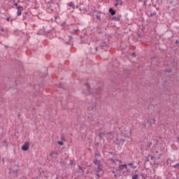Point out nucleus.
I'll use <instances>...</instances> for the list:
<instances>
[{
    "mask_svg": "<svg viewBox=\"0 0 179 179\" xmlns=\"http://www.w3.org/2000/svg\"><path fill=\"white\" fill-rule=\"evenodd\" d=\"M101 157V155L100 154V152L96 151L94 153V159L93 163L95 164V166H97L96 173L103 171V165H101V159H100Z\"/></svg>",
    "mask_w": 179,
    "mask_h": 179,
    "instance_id": "obj_1",
    "label": "nucleus"
},
{
    "mask_svg": "<svg viewBox=\"0 0 179 179\" xmlns=\"http://www.w3.org/2000/svg\"><path fill=\"white\" fill-rule=\"evenodd\" d=\"M99 48L103 51H108L110 50V38L108 36H105L103 37L99 44Z\"/></svg>",
    "mask_w": 179,
    "mask_h": 179,
    "instance_id": "obj_2",
    "label": "nucleus"
},
{
    "mask_svg": "<svg viewBox=\"0 0 179 179\" xmlns=\"http://www.w3.org/2000/svg\"><path fill=\"white\" fill-rule=\"evenodd\" d=\"M47 12L48 13H52V12H57V8H59L58 3H55L52 0H50L47 3Z\"/></svg>",
    "mask_w": 179,
    "mask_h": 179,
    "instance_id": "obj_3",
    "label": "nucleus"
},
{
    "mask_svg": "<svg viewBox=\"0 0 179 179\" xmlns=\"http://www.w3.org/2000/svg\"><path fill=\"white\" fill-rule=\"evenodd\" d=\"M10 173H13V174H17L19 171H20V169H19V165L15 164L13 168L10 169Z\"/></svg>",
    "mask_w": 179,
    "mask_h": 179,
    "instance_id": "obj_4",
    "label": "nucleus"
},
{
    "mask_svg": "<svg viewBox=\"0 0 179 179\" xmlns=\"http://www.w3.org/2000/svg\"><path fill=\"white\" fill-rule=\"evenodd\" d=\"M99 50V48L96 46H92L89 48V52L90 54H96L97 52V50Z\"/></svg>",
    "mask_w": 179,
    "mask_h": 179,
    "instance_id": "obj_5",
    "label": "nucleus"
},
{
    "mask_svg": "<svg viewBox=\"0 0 179 179\" xmlns=\"http://www.w3.org/2000/svg\"><path fill=\"white\" fill-rule=\"evenodd\" d=\"M29 148V142H25V143L22 146V150H23V152H27Z\"/></svg>",
    "mask_w": 179,
    "mask_h": 179,
    "instance_id": "obj_6",
    "label": "nucleus"
},
{
    "mask_svg": "<svg viewBox=\"0 0 179 179\" xmlns=\"http://www.w3.org/2000/svg\"><path fill=\"white\" fill-rule=\"evenodd\" d=\"M17 16H22V12H23V10H24V8H23V6L17 7Z\"/></svg>",
    "mask_w": 179,
    "mask_h": 179,
    "instance_id": "obj_7",
    "label": "nucleus"
},
{
    "mask_svg": "<svg viewBox=\"0 0 179 179\" xmlns=\"http://www.w3.org/2000/svg\"><path fill=\"white\" fill-rule=\"evenodd\" d=\"M108 12L111 15V16H114L115 13H117V11H115V10H114L113 8H110Z\"/></svg>",
    "mask_w": 179,
    "mask_h": 179,
    "instance_id": "obj_8",
    "label": "nucleus"
},
{
    "mask_svg": "<svg viewBox=\"0 0 179 179\" xmlns=\"http://www.w3.org/2000/svg\"><path fill=\"white\" fill-rule=\"evenodd\" d=\"M94 108H96V103H94L92 106H88L87 107V110L88 111H93L94 110Z\"/></svg>",
    "mask_w": 179,
    "mask_h": 179,
    "instance_id": "obj_9",
    "label": "nucleus"
},
{
    "mask_svg": "<svg viewBox=\"0 0 179 179\" xmlns=\"http://www.w3.org/2000/svg\"><path fill=\"white\" fill-rule=\"evenodd\" d=\"M169 3L171 6H176V5H178L177 0H172Z\"/></svg>",
    "mask_w": 179,
    "mask_h": 179,
    "instance_id": "obj_10",
    "label": "nucleus"
},
{
    "mask_svg": "<svg viewBox=\"0 0 179 179\" xmlns=\"http://www.w3.org/2000/svg\"><path fill=\"white\" fill-rule=\"evenodd\" d=\"M112 20H114V22H120V20H121V15H118L117 17H113Z\"/></svg>",
    "mask_w": 179,
    "mask_h": 179,
    "instance_id": "obj_11",
    "label": "nucleus"
},
{
    "mask_svg": "<svg viewBox=\"0 0 179 179\" xmlns=\"http://www.w3.org/2000/svg\"><path fill=\"white\" fill-rule=\"evenodd\" d=\"M124 169H127V164H123V165H120L119 166V171H122V170H124Z\"/></svg>",
    "mask_w": 179,
    "mask_h": 179,
    "instance_id": "obj_12",
    "label": "nucleus"
},
{
    "mask_svg": "<svg viewBox=\"0 0 179 179\" xmlns=\"http://www.w3.org/2000/svg\"><path fill=\"white\" fill-rule=\"evenodd\" d=\"M101 93V88H99L98 90H96L94 92V94H95V96H99L100 95Z\"/></svg>",
    "mask_w": 179,
    "mask_h": 179,
    "instance_id": "obj_13",
    "label": "nucleus"
},
{
    "mask_svg": "<svg viewBox=\"0 0 179 179\" xmlns=\"http://www.w3.org/2000/svg\"><path fill=\"white\" fill-rule=\"evenodd\" d=\"M8 30L1 28V32H0V36H5V33H7Z\"/></svg>",
    "mask_w": 179,
    "mask_h": 179,
    "instance_id": "obj_14",
    "label": "nucleus"
},
{
    "mask_svg": "<svg viewBox=\"0 0 179 179\" xmlns=\"http://www.w3.org/2000/svg\"><path fill=\"white\" fill-rule=\"evenodd\" d=\"M116 3L115 4V6H118V5H122V0H115Z\"/></svg>",
    "mask_w": 179,
    "mask_h": 179,
    "instance_id": "obj_15",
    "label": "nucleus"
},
{
    "mask_svg": "<svg viewBox=\"0 0 179 179\" xmlns=\"http://www.w3.org/2000/svg\"><path fill=\"white\" fill-rule=\"evenodd\" d=\"M85 85L86 86V87H87V92H88V93H91L90 92V84H89V83H85Z\"/></svg>",
    "mask_w": 179,
    "mask_h": 179,
    "instance_id": "obj_16",
    "label": "nucleus"
},
{
    "mask_svg": "<svg viewBox=\"0 0 179 179\" xmlns=\"http://www.w3.org/2000/svg\"><path fill=\"white\" fill-rule=\"evenodd\" d=\"M68 6H70V8H72V9H75V4H73V2H70L68 3Z\"/></svg>",
    "mask_w": 179,
    "mask_h": 179,
    "instance_id": "obj_17",
    "label": "nucleus"
},
{
    "mask_svg": "<svg viewBox=\"0 0 179 179\" xmlns=\"http://www.w3.org/2000/svg\"><path fill=\"white\" fill-rule=\"evenodd\" d=\"M106 135V133L101 132L98 134L99 139H103V136Z\"/></svg>",
    "mask_w": 179,
    "mask_h": 179,
    "instance_id": "obj_18",
    "label": "nucleus"
},
{
    "mask_svg": "<svg viewBox=\"0 0 179 179\" xmlns=\"http://www.w3.org/2000/svg\"><path fill=\"white\" fill-rule=\"evenodd\" d=\"M156 15H157V13L156 12H153V13H150V15H148V17H153V16H156Z\"/></svg>",
    "mask_w": 179,
    "mask_h": 179,
    "instance_id": "obj_19",
    "label": "nucleus"
},
{
    "mask_svg": "<svg viewBox=\"0 0 179 179\" xmlns=\"http://www.w3.org/2000/svg\"><path fill=\"white\" fill-rule=\"evenodd\" d=\"M37 87H39V92H43V87L40 85H35V89H37Z\"/></svg>",
    "mask_w": 179,
    "mask_h": 179,
    "instance_id": "obj_20",
    "label": "nucleus"
},
{
    "mask_svg": "<svg viewBox=\"0 0 179 179\" xmlns=\"http://www.w3.org/2000/svg\"><path fill=\"white\" fill-rule=\"evenodd\" d=\"M139 178V175L138 174H134L133 176H132V179H138Z\"/></svg>",
    "mask_w": 179,
    "mask_h": 179,
    "instance_id": "obj_21",
    "label": "nucleus"
},
{
    "mask_svg": "<svg viewBox=\"0 0 179 179\" xmlns=\"http://www.w3.org/2000/svg\"><path fill=\"white\" fill-rule=\"evenodd\" d=\"M152 145V142H148L147 143V148H151Z\"/></svg>",
    "mask_w": 179,
    "mask_h": 179,
    "instance_id": "obj_22",
    "label": "nucleus"
},
{
    "mask_svg": "<svg viewBox=\"0 0 179 179\" xmlns=\"http://www.w3.org/2000/svg\"><path fill=\"white\" fill-rule=\"evenodd\" d=\"M57 144L60 146H64V142L63 141H57Z\"/></svg>",
    "mask_w": 179,
    "mask_h": 179,
    "instance_id": "obj_23",
    "label": "nucleus"
},
{
    "mask_svg": "<svg viewBox=\"0 0 179 179\" xmlns=\"http://www.w3.org/2000/svg\"><path fill=\"white\" fill-rule=\"evenodd\" d=\"M79 170H80L81 173H85V171L83 170V168L80 166H78Z\"/></svg>",
    "mask_w": 179,
    "mask_h": 179,
    "instance_id": "obj_24",
    "label": "nucleus"
},
{
    "mask_svg": "<svg viewBox=\"0 0 179 179\" xmlns=\"http://www.w3.org/2000/svg\"><path fill=\"white\" fill-rule=\"evenodd\" d=\"M70 166H75V162L72 159L70 160Z\"/></svg>",
    "mask_w": 179,
    "mask_h": 179,
    "instance_id": "obj_25",
    "label": "nucleus"
},
{
    "mask_svg": "<svg viewBox=\"0 0 179 179\" xmlns=\"http://www.w3.org/2000/svg\"><path fill=\"white\" fill-rule=\"evenodd\" d=\"M3 143H5L6 149H8V141L5 140L3 141Z\"/></svg>",
    "mask_w": 179,
    "mask_h": 179,
    "instance_id": "obj_26",
    "label": "nucleus"
},
{
    "mask_svg": "<svg viewBox=\"0 0 179 179\" xmlns=\"http://www.w3.org/2000/svg\"><path fill=\"white\" fill-rule=\"evenodd\" d=\"M79 31V29H74L73 31L72 32V34H76Z\"/></svg>",
    "mask_w": 179,
    "mask_h": 179,
    "instance_id": "obj_27",
    "label": "nucleus"
},
{
    "mask_svg": "<svg viewBox=\"0 0 179 179\" xmlns=\"http://www.w3.org/2000/svg\"><path fill=\"white\" fill-rule=\"evenodd\" d=\"M178 166H179V163H178V164L173 165V169H178Z\"/></svg>",
    "mask_w": 179,
    "mask_h": 179,
    "instance_id": "obj_28",
    "label": "nucleus"
},
{
    "mask_svg": "<svg viewBox=\"0 0 179 179\" xmlns=\"http://www.w3.org/2000/svg\"><path fill=\"white\" fill-rule=\"evenodd\" d=\"M107 135H109L110 136H113L114 135V133H113L112 131L108 132Z\"/></svg>",
    "mask_w": 179,
    "mask_h": 179,
    "instance_id": "obj_29",
    "label": "nucleus"
},
{
    "mask_svg": "<svg viewBox=\"0 0 179 179\" xmlns=\"http://www.w3.org/2000/svg\"><path fill=\"white\" fill-rule=\"evenodd\" d=\"M131 57H132L133 58H135V57H136V53L135 52H133L131 53Z\"/></svg>",
    "mask_w": 179,
    "mask_h": 179,
    "instance_id": "obj_30",
    "label": "nucleus"
},
{
    "mask_svg": "<svg viewBox=\"0 0 179 179\" xmlns=\"http://www.w3.org/2000/svg\"><path fill=\"white\" fill-rule=\"evenodd\" d=\"M141 177H142V178H146L148 177V176L145 175V173H142Z\"/></svg>",
    "mask_w": 179,
    "mask_h": 179,
    "instance_id": "obj_31",
    "label": "nucleus"
},
{
    "mask_svg": "<svg viewBox=\"0 0 179 179\" xmlns=\"http://www.w3.org/2000/svg\"><path fill=\"white\" fill-rule=\"evenodd\" d=\"M165 72H167L168 73H171L173 71L171 69H169V70H166Z\"/></svg>",
    "mask_w": 179,
    "mask_h": 179,
    "instance_id": "obj_32",
    "label": "nucleus"
},
{
    "mask_svg": "<svg viewBox=\"0 0 179 179\" xmlns=\"http://www.w3.org/2000/svg\"><path fill=\"white\" fill-rule=\"evenodd\" d=\"M14 6H16L17 9V8H19V7H22V6H19V5L17 4V3H14Z\"/></svg>",
    "mask_w": 179,
    "mask_h": 179,
    "instance_id": "obj_33",
    "label": "nucleus"
},
{
    "mask_svg": "<svg viewBox=\"0 0 179 179\" xmlns=\"http://www.w3.org/2000/svg\"><path fill=\"white\" fill-rule=\"evenodd\" d=\"M154 166H155V169H157V167H159V163H154Z\"/></svg>",
    "mask_w": 179,
    "mask_h": 179,
    "instance_id": "obj_34",
    "label": "nucleus"
},
{
    "mask_svg": "<svg viewBox=\"0 0 179 179\" xmlns=\"http://www.w3.org/2000/svg\"><path fill=\"white\" fill-rule=\"evenodd\" d=\"M151 121H152L153 124H156V118L151 119Z\"/></svg>",
    "mask_w": 179,
    "mask_h": 179,
    "instance_id": "obj_35",
    "label": "nucleus"
},
{
    "mask_svg": "<svg viewBox=\"0 0 179 179\" xmlns=\"http://www.w3.org/2000/svg\"><path fill=\"white\" fill-rule=\"evenodd\" d=\"M137 36L138 37V38H142V34H138Z\"/></svg>",
    "mask_w": 179,
    "mask_h": 179,
    "instance_id": "obj_36",
    "label": "nucleus"
},
{
    "mask_svg": "<svg viewBox=\"0 0 179 179\" xmlns=\"http://www.w3.org/2000/svg\"><path fill=\"white\" fill-rule=\"evenodd\" d=\"M109 160L110 162H113V163H115V160L113 158L110 159Z\"/></svg>",
    "mask_w": 179,
    "mask_h": 179,
    "instance_id": "obj_37",
    "label": "nucleus"
},
{
    "mask_svg": "<svg viewBox=\"0 0 179 179\" xmlns=\"http://www.w3.org/2000/svg\"><path fill=\"white\" fill-rule=\"evenodd\" d=\"M59 163H60V164H62L63 166H64V164H65V162H64V161H62Z\"/></svg>",
    "mask_w": 179,
    "mask_h": 179,
    "instance_id": "obj_38",
    "label": "nucleus"
},
{
    "mask_svg": "<svg viewBox=\"0 0 179 179\" xmlns=\"http://www.w3.org/2000/svg\"><path fill=\"white\" fill-rule=\"evenodd\" d=\"M128 166H134V162H130L128 164Z\"/></svg>",
    "mask_w": 179,
    "mask_h": 179,
    "instance_id": "obj_39",
    "label": "nucleus"
},
{
    "mask_svg": "<svg viewBox=\"0 0 179 179\" xmlns=\"http://www.w3.org/2000/svg\"><path fill=\"white\" fill-rule=\"evenodd\" d=\"M53 153H55V155L56 156H58V151H55V152H53Z\"/></svg>",
    "mask_w": 179,
    "mask_h": 179,
    "instance_id": "obj_40",
    "label": "nucleus"
},
{
    "mask_svg": "<svg viewBox=\"0 0 179 179\" xmlns=\"http://www.w3.org/2000/svg\"><path fill=\"white\" fill-rule=\"evenodd\" d=\"M101 16L100 15H96V19H98L99 20H100Z\"/></svg>",
    "mask_w": 179,
    "mask_h": 179,
    "instance_id": "obj_41",
    "label": "nucleus"
},
{
    "mask_svg": "<svg viewBox=\"0 0 179 179\" xmlns=\"http://www.w3.org/2000/svg\"><path fill=\"white\" fill-rule=\"evenodd\" d=\"M17 117H18V118H20V117H22V115H20V113H19L17 114Z\"/></svg>",
    "mask_w": 179,
    "mask_h": 179,
    "instance_id": "obj_42",
    "label": "nucleus"
},
{
    "mask_svg": "<svg viewBox=\"0 0 179 179\" xmlns=\"http://www.w3.org/2000/svg\"><path fill=\"white\" fill-rule=\"evenodd\" d=\"M179 43V41H178V40H176V41H175V44H178Z\"/></svg>",
    "mask_w": 179,
    "mask_h": 179,
    "instance_id": "obj_43",
    "label": "nucleus"
},
{
    "mask_svg": "<svg viewBox=\"0 0 179 179\" xmlns=\"http://www.w3.org/2000/svg\"><path fill=\"white\" fill-rule=\"evenodd\" d=\"M66 44H67V45H71V42H66Z\"/></svg>",
    "mask_w": 179,
    "mask_h": 179,
    "instance_id": "obj_44",
    "label": "nucleus"
},
{
    "mask_svg": "<svg viewBox=\"0 0 179 179\" xmlns=\"http://www.w3.org/2000/svg\"><path fill=\"white\" fill-rule=\"evenodd\" d=\"M6 20H7V22H9V20H10V17H8L6 18Z\"/></svg>",
    "mask_w": 179,
    "mask_h": 179,
    "instance_id": "obj_45",
    "label": "nucleus"
},
{
    "mask_svg": "<svg viewBox=\"0 0 179 179\" xmlns=\"http://www.w3.org/2000/svg\"><path fill=\"white\" fill-rule=\"evenodd\" d=\"M61 139L62 141H65V138L64 136H62Z\"/></svg>",
    "mask_w": 179,
    "mask_h": 179,
    "instance_id": "obj_46",
    "label": "nucleus"
},
{
    "mask_svg": "<svg viewBox=\"0 0 179 179\" xmlns=\"http://www.w3.org/2000/svg\"><path fill=\"white\" fill-rule=\"evenodd\" d=\"M26 19V15H24V14H23V20H24Z\"/></svg>",
    "mask_w": 179,
    "mask_h": 179,
    "instance_id": "obj_47",
    "label": "nucleus"
},
{
    "mask_svg": "<svg viewBox=\"0 0 179 179\" xmlns=\"http://www.w3.org/2000/svg\"><path fill=\"white\" fill-rule=\"evenodd\" d=\"M52 155H54V152H51L50 156H52Z\"/></svg>",
    "mask_w": 179,
    "mask_h": 179,
    "instance_id": "obj_48",
    "label": "nucleus"
},
{
    "mask_svg": "<svg viewBox=\"0 0 179 179\" xmlns=\"http://www.w3.org/2000/svg\"><path fill=\"white\" fill-rule=\"evenodd\" d=\"M150 159H151V160H153V159H155V157L151 156V157H150Z\"/></svg>",
    "mask_w": 179,
    "mask_h": 179,
    "instance_id": "obj_49",
    "label": "nucleus"
},
{
    "mask_svg": "<svg viewBox=\"0 0 179 179\" xmlns=\"http://www.w3.org/2000/svg\"><path fill=\"white\" fill-rule=\"evenodd\" d=\"M46 33H51V30H48V31H45Z\"/></svg>",
    "mask_w": 179,
    "mask_h": 179,
    "instance_id": "obj_50",
    "label": "nucleus"
},
{
    "mask_svg": "<svg viewBox=\"0 0 179 179\" xmlns=\"http://www.w3.org/2000/svg\"><path fill=\"white\" fill-rule=\"evenodd\" d=\"M24 15L26 16L27 15H29V13L25 12V13H24Z\"/></svg>",
    "mask_w": 179,
    "mask_h": 179,
    "instance_id": "obj_51",
    "label": "nucleus"
},
{
    "mask_svg": "<svg viewBox=\"0 0 179 179\" xmlns=\"http://www.w3.org/2000/svg\"><path fill=\"white\" fill-rule=\"evenodd\" d=\"M69 40H72V36H69Z\"/></svg>",
    "mask_w": 179,
    "mask_h": 179,
    "instance_id": "obj_52",
    "label": "nucleus"
},
{
    "mask_svg": "<svg viewBox=\"0 0 179 179\" xmlns=\"http://www.w3.org/2000/svg\"><path fill=\"white\" fill-rule=\"evenodd\" d=\"M96 31H97V33H98L99 34H100V33H101V31H99V30H97Z\"/></svg>",
    "mask_w": 179,
    "mask_h": 179,
    "instance_id": "obj_53",
    "label": "nucleus"
},
{
    "mask_svg": "<svg viewBox=\"0 0 179 179\" xmlns=\"http://www.w3.org/2000/svg\"><path fill=\"white\" fill-rule=\"evenodd\" d=\"M96 29H99V30H101V27H96Z\"/></svg>",
    "mask_w": 179,
    "mask_h": 179,
    "instance_id": "obj_54",
    "label": "nucleus"
},
{
    "mask_svg": "<svg viewBox=\"0 0 179 179\" xmlns=\"http://www.w3.org/2000/svg\"><path fill=\"white\" fill-rule=\"evenodd\" d=\"M149 162V159L147 158V159L145 160V163Z\"/></svg>",
    "mask_w": 179,
    "mask_h": 179,
    "instance_id": "obj_55",
    "label": "nucleus"
},
{
    "mask_svg": "<svg viewBox=\"0 0 179 179\" xmlns=\"http://www.w3.org/2000/svg\"><path fill=\"white\" fill-rule=\"evenodd\" d=\"M97 177H100V174L97 173L96 174Z\"/></svg>",
    "mask_w": 179,
    "mask_h": 179,
    "instance_id": "obj_56",
    "label": "nucleus"
},
{
    "mask_svg": "<svg viewBox=\"0 0 179 179\" xmlns=\"http://www.w3.org/2000/svg\"><path fill=\"white\" fill-rule=\"evenodd\" d=\"M114 177H115V178H117V174H115V175H114Z\"/></svg>",
    "mask_w": 179,
    "mask_h": 179,
    "instance_id": "obj_57",
    "label": "nucleus"
},
{
    "mask_svg": "<svg viewBox=\"0 0 179 179\" xmlns=\"http://www.w3.org/2000/svg\"><path fill=\"white\" fill-rule=\"evenodd\" d=\"M133 169H136V166H133Z\"/></svg>",
    "mask_w": 179,
    "mask_h": 179,
    "instance_id": "obj_58",
    "label": "nucleus"
},
{
    "mask_svg": "<svg viewBox=\"0 0 179 179\" xmlns=\"http://www.w3.org/2000/svg\"><path fill=\"white\" fill-rule=\"evenodd\" d=\"M62 24V26H64V24H65V22H63Z\"/></svg>",
    "mask_w": 179,
    "mask_h": 179,
    "instance_id": "obj_59",
    "label": "nucleus"
},
{
    "mask_svg": "<svg viewBox=\"0 0 179 179\" xmlns=\"http://www.w3.org/2000/svg\"><path fill=\"white\" fill-rule=\"evenodd\" d=\"M110 155H113V152H110Z\"/></svg>",
    "mask_w": 179,
    "mask_h": 179,
    "instance_id": "obj_60",
    "label": "nucleus"
},
{
    "mask_svg": "<svg viewBox=\"0 0 179 179\" xmlns=\"http://www.w3.org/2000/svg\"><path fill=\"white\" fill-rule=\"evenodd\" d=\"M13 2H16V0H13Z\"/></svg>",
    "mask_w": 179,
    "mask_h": 179,
    "instance_id": "obj_61",
    "label": "nucleus"
},
{
    "mask_svg": "<svg viewBox=\"0 0 179 179\" xmlns=\"http://www.w3.org/2000/svg\"><path fill=\"white\" fill-rule=\"evenodd\" d=\"M127 173H129V170H127Z\"/></svg>",
    "mask_w": 179,
    "mask_h": 179,
    "instance_id": "obj_62",
    "label": "nucleus"
},
{
    "mask_svg": "<svg viewBox=\"0 0 179 179\" xmlns=\"http://www.w3.org/2000/svg\"><path fill=\"white\" fill-rule=\"evenodd\" d=\"M155 153H159V152H158V151H156Z\"/></svg>",
    "mask_w": 179,
    "mask_h": 179,
    "instance_id": "obj_63",
    "label": "nucleus"
},
{
    "mask_svg": "<svg viewBox=\"0 0 179 179\" xmlns=\"http://www.w3.org/2000/svg\"><path fill=\"white\" fill-rule=\"evenodd\" d=\"M61 85H62V84H59V87H61Z\"/></svg>",
    "mask_w": 179,
    "mask_h": 179,
    "instance_id": "obj_64",
    "label": "nucleus"
}]
</instances>
